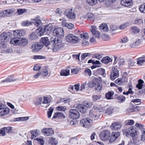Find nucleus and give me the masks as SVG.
Wrapping results in <instances>:
<instances>
[{"label":"nucleus","mask_w":145,"mask_h":145,"mask_svg":"<svg viewBox=\"0 0 145 145\" xmlns=\"http://www.w3.org/2000/svg\"><path fill=\"white\" fill-rule=\"evenodd\" d=\"M70 67L67 66L65 69L61 70L60 74L61 76H67L70 74Z\"/></svg>","instance_id":"obj_24"},{"label":"nucleus","mask_w":145,"mask_h":145,"mask_svg":"<svg viewBox=\"0 0 145 145\" xmlns=\"http://www.w3.org/2000/svg\"><path fill=\"white\" fill-rule=\"evenodd\" d=\"M120 135V133L119 131H113L110 134L109 138V142H113L117 140Z\"/></svg>","instance_id":"obj_13"},{"label":"nucleus","mask_w":145,"mask_h":145,"mask_svg":"<svg viewBox=\"0 0 145 145\" xmlns=\"http://www.w3.org/2000/svg\"><path fill=\"white\" fill-rule=\"evenodd\" d=\"M89 119L92 121L98 119L100 117L99 112L95 110H91L89 112Z\"/></svg>","instance_id":"obj_6"},{"label":"nucleus","mask_w":145,"mask_h":145,"mask_svg":"<svg viewBox=\"0 0 145 145\" xmlns=\"http://www.w3.org/2000/svg\"><path fill=\"white\" fill-rule=\"evenodd\" d=\"M92 121L89 118H85L82 119L80 121V124L84 127L88 128L91 125Z\"/></svg>","instance_id":"obj_12"},{"label":"nucleus","mask_w":145,"mask_h":145,"mask_svg":"<svg viewBox=\"0 0 145 145\" xmlns=\"http://www.w3.org/2000/svg\"><path fill=\"white\" fill-rule=\"evenodd\" d=\"M19 39L17 37L12 38L10 41V43L14 45H19Z\"/></svg>","instance_id":"obj_31"},{"label":"nucleus","mask_w":145,"mask_h":145,"mask_svg":"<svg viewBox=\"0 0 145 145\" xmlns=\"http://www.w3.org/2000/svg\"><path fill=\"white\" fill-rule=\"evenodd\" d=\"M85 17L88 20H92L94 19V15L91 13H88L85 16Z\"/></svg>","instance_id":"obj_48"},{"label":"nucleus","mask_w":145,"mask_h":145,"mask_svg":"<svg viewBox=\"0 0 145 145\" xmlns=\"http://www.w3.org/2000/svg\"><path fill=\"white\" fill-rule=\"evenodd\" d=\"M110 135V132L108 130H105L100 133L99 137L102 140L106 141L109 139Z\"/></svg>","instance_id":"obj_5"},{"label":"nucleus","mask_w":145,"mask_h":145,"mask_svg":"<svg viewBox=\"0 0 145 145\" xmlns=\"http://www.w3.org/2000/svg\"><path fill=\"white\" fill-rule=\"evenodd\" d=\"M140 29L138 27L132 26L130 27V32L132 34L135 35L139 33Z\"/></svg>","instance_id":"obj_26"},{"label":"nucleus","mask_w":145,"mask_h":145,"mask_svg":"<svg viewBox=\"0 0 145 145\" xmlns=\"http://www.w3.org/2000/svg\"><path fill=\"white\" fill-rule=\"evenodd\" d=\"M54 108L50 107L49 109L47 112V115L48 118H50L52 114L54 111Z\"/></svg>","instance_id":"obj_51"},{"label":"nucleus","mask_w":145,"mask_h":145,"mask_svg":"<svg viewBox=\"0 0 145 145\" xmlns=\"http://www.w3.org/2000/svg\"><path fill=\"white\" fill-rule=\"evenodd\" d=\"M144 82L142 79H139L138 80V83L136 85V87L139 89H141L144 85Z\"/></svg>","instance_id":"obj_33"},{"label":"nucleus","mask_w":145,"mask_h":145,"mask_svg":"<svg viewBox=\"0 0 145 145\" xmlns=\"http://www.w3.org/2000/svg\"><path fill=\"white\" fill-rule=\"evenodd\" d=\"M66 40L69 43L76 44L79 41V38L72 34H68L65 37Z\"/></svg>","instance_id":"obj_4"},{"label":"nucleus","mask_w":145,"mask_h":145,"mask_svg":"<svg viewBox=\"0 0 145 145\" xmlns=\"http://www.w3.org/2000/svg\"><path fill=\"white\" fill-rule=\"evenodd\" d=\"M50 99L48 97H44V101L42 102L43 104H47L50 102Z\"/></svg>","instance_id":"obj_59"},{"label":"nucleus","mask_w":145,"mask_h":145,"mask_svg":"<svg viewBox=\"0 0 145 145\" xmlns=\"http://www.w3.org/2000/svg\"><path fill=\"white\" fill-rule=\"evenodd\" d=\"M84 73L88 75L89 76H90L91 75V71L90 69H89L86 68L84 71Z\"/></svg>","instance_id":"obj_60"},{"label":"nucleus","mask_w":145,"mask_h":145,"mask_svg":"<svg viewBox=\"0 0 145 145\" xmlns=\"http://www.w3.org/2000/svg\"><path fill=\"white\" fill-rule=\"evenodd\" d=\"M39 131L37 130L34 131H31V138L33 139L34 138L36 137L39 135Z\"/></svg>","instance_id":"obj_46"},{"label":"nucleus","mask_w":145,"mask_h":145,"mask_svg":"<svg viewBox=\"0 0 145 145\" xmlns=\"http://www.w3.org/2000/svg\"><path fill=\"white\" fill-rule=\"evenodd\" d=\"M135 123L134 121L132 120H128L125 121V124L126 125H132Z\"/></svg>","instance_id":"obj_45"},{"label":"nucleus","mask_w":145,"mask_h":145,"mask_svg":"<svg viewBox=\"0 0 145 145\" xmlns=\"http://www.w3.org/2000/svg\"><path fill=\"white\" fill-rule=\"evenodd\" d=\"M102 82V78L99 77L97 78L94 76L91 77V80L88 84V86L90 88H92L97 85L99 83H101Z\"/></svg>","instance_id":"obj_3"},{"label":"nucleus","mask_w":145,"mask_h":145,"mask_svg":"<svg viewBox=\"0 0 145 145\" xmlns=\"http://www.w3.org/2000/svg\"><path fill=\"white\" fill-rule=\"evenodd\" d=\"M102 62L107 64L112 61L111 59L108 57H103L101 60Z\"/></svg>","instance_id":"obj_40"},{"label":"nucleus","mask_w":145,"mask_h":145,"mask_svg":"<svg viewBox=\"0 0 145 145\" xmlns=\"http://www.w3.org/2000/svg\"><path fill=\"white\" fill-rule=\"evenodd\" d=\"M76 108L78 109L81 113H84L86 111V108L84 105L78 104L76 106Z\"/></svg>","instance_id":"obj_28"},{"label":"nucleus","mask_w":145,"mask_h":145,"mask_svg":"<svg viewBox=\"0 0 145 145\" xmlns=\"http://www.w3.org/2000/svg\"><path fill=\"white\" fill-rule=\"evenodd\" d=\"M55 38L62 39L64 36V31L63 29L60 27L55 28Z\"/></svg>","instance_id":"obj_7"},{"label":"nucleus","mask_w":145,"mask_h":145,"mask_svg":"<svg viewBox=\"0 0 145 145\" xmlns=\"http://www.w3.org/2000/svg\"><path fill=\"white\" fill-rule=\"evenodd\" d=\"M65 116L63 113L60 112L55 113V119L58 118L59 119L64 118Z\"/></svg>","instance_id":"obj_36"},{"label":"nucleus","mask_w":145,"mask_h":145,"mask_svg":"<svg viewBox=\"0 0 145 145\" xmlns=\"http://www.w3.org/2000/svg\"><path fill=\"white\" fill-rule=\"evenodd\" d=\"M40 42L42 43V45H44L46 47H48V49H51V44H50V42L49 40L48 37H45L42 38L41 39Z\"/></svg>","instance_id":"obj_18"},{"label":"nucleus","mask_w":145,"mask_h":145,"mask_svg":"<svg viewBox=\"0 0 145 145\" xmlns=\"http://www.w3.org/2000/svg\"><path fill=\"white\" fill-rule=\"evenodd\" d=\"M57 101L56 102L57 103H67L70 101V99L69 98L65 99V98H61L59 97L56 98Z\"/></svg>","instance_id":"obj_30"},{"label":"nucleus","mask_w":145,"mask_h":145,"mask_svg":"<svg viewBox=\"0 0 145 145\" xmlns=\"http://www.w3.org/2000/svg\"><path fill=\"white\" fill-rule=\"evenodd\" d=\"M133 3L132 0H121V5L125 7H128L131 5Z\"/></svg>","instance_id":"obj_27"},{"label":"nucleus","mask_w":145,"mask_h":145,"mask_svg":"<svg viewBox=\"0 0 145 145\" xmlns=\"http://www.w3.org/2000/svg\"><path fill=\"white\" fill-rule=\"evenodd\" d=\"M32 22L27 20L23 22L21 24L23 26H28L32 24Z\"/></svg>","instance_id":"obj_52"},{"label":"nucleus","mask_w":145,"mask_h":145,"mask_svg":"<svg viewBox=\"0 0 145 145\" xmlns=\"http://www.w3.org/2000/svg\"><path fill=\"white\" fill-rule=\"evenodd\" d=\"M50 41L51 46V49L53 50V52H54V38L53 37H51L50 38Z\"/></svg>","instance_id":"obj_54"},{"label":"nucleus","mask_w":145,"mask_h":145,"mask_svg":"<svg viewBox=\"0 0 145 145\" xmlns=\"http://www.w3.org/2000/svg\"><path fill=\"white\" fill-rule=\"evenodd\" d=\"M80 37L83 40H88L89 38L88 33L86 32L81 33L80 35Z\"/></svg>","instance_id":"obj_39"},{"label":"nucleus","mask_w":145,"mask_h":145,"mask_svg":"<svg viewBox=\"0 0 145 145\" xmlns=\"http://www.w3.org/2000/svg\"><path fill=\"white\" fill-rule=\"evenodd\" d=\"M66 110L65 106H59L56 107V110L59 111H65Z\"/></svg>","instance_id":"obj_57"},{"label":"nucleus","mask_w":145,"mask_h":145,"mask_svg":"<svg viewBox=\"0 0 145 145\" xmlns=\"http://www.w3.org/2000/svg\"><path fill=\"white\" fill-rule=\"evenodd\" d=\"M137 128L133 126L128 128H125L123 130L124 134H125L127 136L129 135L133 140H135L137 138Z\"/></svg>","instance_id":"obj_2"},{"label":"nucleus","mask_w":145,"mask_h":145,"mask_svg":"<svg viewBox=\"0 0 145 145\" xmlns=\"http://www.w3.org/2000/svg\"><path fill=\"white\" fill-rule=\"evenodd\" d=\"M2 35L5 36L6 39L7 38L9 39L10 37L11 33L10 32L7 31L4 32L3 33H2L1 35Z\"/></svg>","instance_id":"obj_53"},{"label":"nucleus","mask_w":145,"mask_h":145,"mask_svg":"<svg viewBox=\"0 0 145 145\" xmlns=\"http://www.w3.org/2000/svg\"><path fill=\"white\" fill-rule=\"evenodd\" d=\"M95 88V90L98 92H101L102 90L103 87L101 83H99L97 84Z\"/></svg>","instance_id":"obj_44"},{"label":"nucleus","mask_w":145,"mask_h":145,"mask_svg":"<svg viewBox=\"0 0 145 145\" xmlns=\"http://www.w3.org/2000/svg\"><path fill=\"white\" fill-rule=\"evenodd\" d=\"M64 25L65 27L70 29H72L74 26L73 25L70 23H65Z\"/></svg>","instance_id":"obj_61"},{"label":"nucleus","mask_w":145,"mask_h":145,"mask_svg":"<svg viewBox=\"0 0 145 145\" xmlns=\"http://www.w3.org/2000/svg\"><path fill=\"white\" fill-rule=\"evenodd\" d=\"M134 23L137 24H143V21L141 19L137 18L134 21Z\"/></svg>","instance_id":"obj_56"},{"label":"nucleus","mask_w":145,"mask_h":145,"mask_svg":"<svg viewBox=\"0 0 145 145\" xmlns=\"http://www.w3.org/2000/svg\"><path fill=\"white\" fill-rule=\"evenodd\" d=\"M128 39L127 36L123 37L121 39V43H125L128 41Z\"/></svg>","instance_id":"obj_63"},{"label":"nucleus","mask_w":145,"mask_h":145,"mask_svg":"<svg viewBox=\"0 0 145 145\" xmlns=\"http://www.w3.org/2000/svg\"><path fill=\"white\" fill-rule=\"evenodd\" d=\"M86 1L91 6L94 5L97 3V0H86Z\"/></svg>","instance_id":"obj_49"},{"label":"nucleus","mask_w":145,"mask_h":145,"mask_svg":"<svg viewBox=\"0 0 145 145\" xmlns=\"http://www.w3.org/2000/svg\"><path fill=\"white\" fill-rule=\"evenodd\" d=\"M26 31L24 29L17 30L13 32L14 36L19 39L20 37L25 35Z\"/></svg>","instance_id":"obj_17"},{"label":"nucleus","mask_w":145,"mask_h":145,"mask_svg":"<svg viewBox=\"0 0 145 145\" xmlns=\"http://www.w3.org/2000/svg\"><path fill=\"white\" fill-rule=\"evenodd\" d=\"M70 118L73 119H77L80 117L78 111L76 109H73L70 110L69 113Z\"/></svg>","instance_id":"obj_8"},{"label":"nucleus","mask_w":145,"mask_h":145,"mask_svg":"<svg viewBox=\"0 0 145 145\" xmlns=\"http://www.w3.org/2000/svg\"><path fill=\"white\" fill-rule=\"evenodd\" d=\"M64 14L69 18L72 20L75 19L76 14L72 8L66 9L64 12Z\"/></svg>","instance_id":"obj_9"},{"label":"nucleus","mask_w":145,"mask_h":145,"mask_svg":"<svg viewBox=\"0 0 145 145\" xmlns=\"http://www.w3.org/2000/svg\"><path fill=\"white\" fill-rule=\"evenodd\" d=\"M139 9L141 12L145 13V3L141 4Z\"/></svg>","instance_id":"obj_55"},{"label":"nucleus","mask_w":145,"mask_h":145,"mask_svg":"<svg viewBox=\"0 0 145 145\" xmlns=\"http://www.w3.org/2000/svg\"><path fill=\"white\" fill-rule=\"evenodd\" d=\"M28 43V40L22 38L20 40H19V46H26Z\"/></svg>","instance_id":"obj_32"},{"label":"nucleus","mask_w":145,"mask_h":145,"mask_svg":"<svg viewBox=\"0 0 145 145\" xmlns=\"http://www.w3.org/2000/svg\"><path fill=\"white\" fill-rule=\"evenodd\" d=\"M116 99L119 103H123L125 101L126 98L123 95H117L116 97Z\"/></svg>","instance_id":"obj_38"},{"label":"nucleus","mask_w":145,"mask_h":145,"mask_svg":"<svg viewBox=\"0 0 145 145\" xmlns=\"http://www.w3.org/2000/svg\"><path fill=\"white\" fill-rule=\"evenodd\" d=\"M91 29H90L91 31L93 34L97 38H99L100 37V33L97 31V27L96 26L93 25L91 26Z\"/></svg>","instance_id":"obj_22"},{"label":"nucleus","mask_w":145,"mask_h":145,"mask_svg":"<svg viewBox=\"0 0 145 145\" xmlns=\"http://www.w3.org/2000/svg\"><path fill=\"white\" fill-rule=\"evenodd\" d=\"M43 138V137H41L36 138L34 140L37 141L38 145H44V142Z\"/></svg>","instance_id":"obj_37"},{"label":"nucleus","mask_w":145,"mask_h":145,"mask_svg":"<svg viewBox=\"0 0 145 145\" xmlns=\"http://www.w3.org/2000/svg\"><path fill=\"white\" fill-rule=\"evenodd\" d=\"M142 132V134L141 136V140L143 141H144L145 140V129H143Z\"/></svg>","instance_id":"obj_64"},{"label":"nucleus","mask_w":145,"mask_h":145,"mask_svg":"<svg viewBox=\"0 0 145 145\" xmlns=\"http://www.w3.org/2000/svg\"><path fill=\"white\" fill-rule=\"evenodd\" d=\"M37 37V35L35 33H33L30 34L29 39L31 40H35Z\"/></svg>","instance_id":"obj_58"},{"label":"nucleus","mask_w":145,"mask_h":145,"mask_svg":"<svg viewBox=\"0 0 145 145\" xmlns=\"http://www.w3.org/2000/svg\"><path fill=\"white\" fill-rule=\"evenodd\" d=\"M105 74V69L100 68L93 71V74L94 76H97L98 74L103 76Z\"/></svg>","instance_id":"obj_25"},{"label":"nucleus","mask_w":145,"mask_h":145,"mask_svg":"<svg viewBox=\"0 0 145 145\" xmlns=\"http://www.w3.org/2000/svg\"><path fill=\"white\" fill-rule=\"evenodd\" d=\"M79 86L80 84L79 83L75 84L74 86L70 85L68 89V91L72 93L74 92L75 90L77 91L79 89Z\"/></svg>","instance_id":"obj_23"},{"label":"nucleus","mask_w":145,"mask_h":145,"mask_svg":"<svg viewBox=\"0 0 145 145\" xmlns=\"http://www.w3.org/2000/svg\"><path fill=\"white\" fill-rule=\"evenodd\" d=\"M64 46V44L62 42L61 39L55 38V49L57 50L60 49Z\"/></svg>","instance_id":"obj_15"},{"label":"nucleus","mask_w":145,"mask_h":145,"mask_svg":"<svg viewBox=\"0 0 145 145\" xmlns=\"http://www.w3.org/2000/svg\"><path fill=\"white\" fill-rule=\"evenodd\" d=\"M13 76H8L5 79L2 81V82H8L14 81H15V80L13 78Z\"/></svg>","instance_id":"obj_42"},{"label":"nucleus","mask_w":145,"mask_h":145,"mask_svg":"<svg viewBox=\"0 0 145 145\" xmlns=\"http://www.w3.org/2000/svg\"><path fill=\"white\" fill-rule=\"evenodd\" d=\"M14 12L13 9H8L3 10L0 13V16L1 17H8L11 15Z\"/></svg>","instance_id":"obj_14"},{"label":"nucleus","mask_w":145,"mask_h":145,"mask_svg":"<svg viewBox=\"0 0 145 145\" xmlns=\"http://www.w3.org/2000/svg\"><path fill=\"white\" fill-rule=\"evenodd\" d=\"M114 94V92L112 91H108L105 94V97L106 99L110 100L113 99V95Z\"/></svg>","instance_id":"obj_34"},{"label":"nucleus","mask_w":145,"mask_h":145,"mask_svg":"<svg viewBox=\"0 0 145 145\" xmlns=\"http://www.w3.org/2000/svg\"><path fill=\"white\" fill-rule=\"evenodd\" d=\"M99 29L103 31H108V28L107 25L105 24H102L99 26Z\"/></svg>","instance_id":"obj_35"},{"label":"nucleus","mask_w":145,"mask_h":145,"mask_svg":"<svg viewBox=\"0 0 145 145\" xmlns=\"http://www.w3.org/2000/svg\"><path fill=\"white\" fill-rule=\"evenodd\" d=\"M80 53H79L78 54H73L72 55V57L73 58L75 59L77 61H80Z\"/></svg>","instance_id":"obj_62"},{"label":"nucleus","mask_w":145,"mask_h":145,"mask_svg":"<svg viewBox=\"0 0 145 145\" xmlns=\"http://www.w3.org/2000/svg\"><path fill=\"white\" fill-rule=\"evenodd\" d=\"M6 106L5 105L0 103V116H3L9 113V108Z\"/></svg>","instance_id":"obj_11"},{"label":"nucleus","mask_w":145,"mask_h":145,"mask_svg":"<svg viewBox=\"0 0 145 145\" xmlns=\"http://www.w3.org/2000/svg\"><path fill=\"white\" fill-rule=\"evenodd\" d=\"M121 127V123L118 121L113 122L110 126V128L113 131H117Z\"/></svg>","instance_id":"obj_20"},{"label":"nucleus","mask_w":145,"mask_h":145,"mask_svg":"<svg viewBox=\"0 0 145 145\" xmlns=\"http://www.w3.org/2000/svg\"><path fill=\"white\" fill-rule=\"evenodd\" d=\"M142 43V41L140 39H138L135 41L130 44V46L132 48H136L138 46L140 45Z\"/></svg>","instance_id":"obj_29"},{"label":"nucleus","mask_w":145,"mask_h":145,"mask_svg":"<svg viewBox=\"0 0 145 145\" xmlns=\"http://www.w3.org/2000/svg\"><path fill=\"white\" fill-rule=\"evenodd\" d=\"M42 133L45 136H51L54 133L53 129L52 128H44L41 130Z\"/></svg>","instance_id":"obj_16"},{"label":"nucleus","mask_w":145,"mask_h":145,"mask_svg":"<svg viewBox=\"0 0 145 145\" xmlns=\"http://www.w3.org/2000/svg\"><path fill=\"white\" fill-rule=\"evenodd\" d=\"M29 118L27 117H19L16 118L14 119L13 121H23L28 120Z\"/></svg>","instance_id":"obj_47"},{"label":"nucleus","mask_w":145,"mask_h":145,"mask_svg":"<svg viewBox=\"0 0 145 145\" xmlns=\"http://www.w3.org/2000/svg\"><path fill=\"white\" fill-rule=\"evenodd\" d=\"M33 20V22L34 25L37 27H38V28L36 30V32L37 33L38 35L41 36L43 35H49L52 32V27L49 25L43 27L41 25V21L38 18H36Z\"/></svg>","instance_id":"obj_1"},{"label":"nucleus","mask_w":145,"mask_h":145,"mask_svg":"<svg viewBox=\"0 0 145 145\" xmlns=\"http://www.w3.org/2000/svg\"><path fill=\"white\" fill-rule=\"evenodd\" d=\"M119 76V71L115 67H112L110 73V79L113 80L118 77Z\"/></svg>","instance_id":"obj_10"},{"label":"nucleus","mask_w":145,"mask_h":145,"mask_svg":"<svg viewBox=\"0 0 145 145\" xmlns=\"http://www.w3.org/2000/svg\"><path fill=\"white\" fill-rule=\"evenodd\" d=\"M42 100V97H38L35 99L34 104L36 105H40L41 104Z\"/></svg>","instance_id":"obj_43"},{"label":"nucleus","mask_w":145,"mask_h":145,"mask_svg":"<svg viewBox=\"0 0 145 145\" xmlns=\"http://www.w3.org/2000/svg\"><path fill=\"white\" fill-rule=\"evenodd\" d=\"M144 62H145V56L139 57L137 59V64L139 65H141Z\"/></svg>","instance_id":"obj_41"},{"label":"nucleus","mask_w":145,"mask_h":145,"mask_svg":"<svg viewBox=\"0 0 145 145\" xmlns=\"http://www.w3.org/2000/svg\"><path fill=\"white\" fill-rule=\"evenodd\" d=\"M113 110V109L112 107H110L106 110L105 113L107 115H110L112 113Z\"/></svg>","instance_id":"obj_50"},{"label":"nucleus","mask_w":145,"mask_h":145,"mask_svg":"<svg viewBox=\"0 0 145 145\" xmlns=\"http://www.w3.org/2000/svg\"><path fill=\"white\" fill-rule=\"evenodd\" d=\"M43 45L40 43H35L33 44L31 49L35 52H37L40 50L43 47Z\"/></svg>","instance_id":"obj_21"},{"label":"nucleus","mask_w":145,"mask_h":145,"mask_svg":"<svg viewBox=\"0 0 145 145\" xmlns=\"http://www.w3.org/2000/svg\"><path fill=\"white\" fill-rule=\"evenodd\" d=\"M12 127H5L1 128L0 130V135L4 136L5 135V133H11L12 132Z\"/></svg>","instance_id":"obj_19"}]
</instances>
